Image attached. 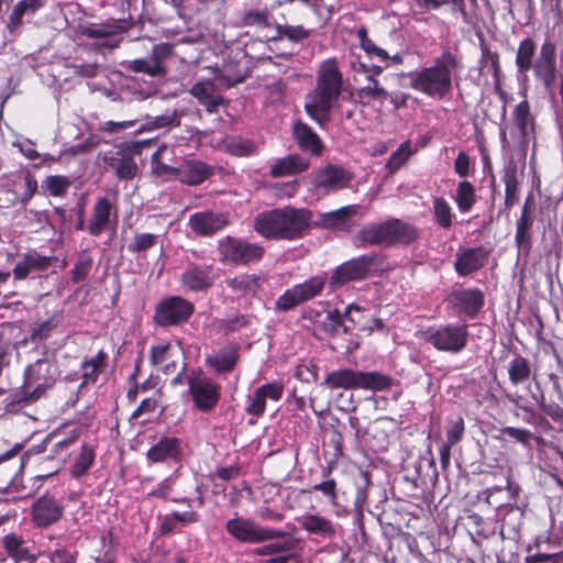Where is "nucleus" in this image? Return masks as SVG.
Segmentation results:
<instances>
[{
	"label": "nucleus",
	"instance_id": "nucleus-23",
	"mask_svg": "<svg viewBox=\"0 0 563 563\" xmlns=\"http://www.w3.org/2000/svg\"><path fill=\"white\" fill-rule=\"evenodd\" d=\"M183 457V442L177 437L163 435L146 452V459L152 463H180Z\"/></svg>",
	"mask_w": 563,
	"mask_h": 563
},
{
	"label": "nucleus",
	"instance_id": "nucleus-59",
	"mask_svg": "<svg viewBox=\"0 0 563 563\" xmlns=\"http://www.w3.org/2000/svg\"><path fill=\"white\" fill-rule=\"evenodd\" d=\"M278 37H286L291 42H300L310 36L311 32L302 25L277 24Z\"/></svg>",
	"mask_w": 563,
	"mask_h": 563
},
{
	"label": "nucleus",
	"instance_id": "nucleus-38",
	"mask_svg": "<svg viewBox=\"0 0 563 563\" xmlns=\"http://www.w3.org/2000/svg\"><path fill=\"white\" fill-rule=\"evenodd\" d=\"M261 276L256 274H241L228 278L225 284L231 290L242 297H254L261 288Z\"/></svg>",
	"mask_w": 563,
	"mask_h": 563
},
{
	"label": "nucleus",
	"instance_id": "nucleus-7",
	"mask_svg": "<svg viewBox=\"0 0 563 563\" xmlns=\"http://www.w3.org/2000/svg\"><path fill=\"white\" fill-rule=\"evenodd\" d=\"M386 257L379 253H369L343 262L332 272L328 282L336 290L350 282H361L371 276L374 268L382 267Z\"/></svg>",
	"mask_w": 563,
	"mask_h": 563
},
{
	"label": "nucleus",
	"instance_id": "nucleus-10",
	"mask_svg": "<svg viewBox=\"0 0 563 563\" xmlns=\"http://www.w3.org/2000/svg\"><path fill=\"white\" fill-rule=\"evenodd\" d=\"M194 313V302L183 296L169 295L157 301L152 319L155 327L169 329L184 325Z\"/></svg>",
	"mask_w": 563,
	"mask_h": 563
},
{
	"label": "nucleus",
	"instance_id": "nucleus-48",
	"mask_svg": "<svg viewBox=\"0 0 563 563\" xmlns=\"http://www.w3.org/2000/svg\"><path fill=\"white\" fill-rule=\"evenodd\" d=\"M343 444L344 438L342 432L338 428H332L329 437V445L332 448V459L329 461L328 465L322 468V476L329 477L332 473L333 466L336 464L338 460L343 455Z\"/></svg>",
	"mask_w": 563,
	"mask_h": 563
},
{
	"label": "nucleus",
	"instance_id": "nucleus-53",
	"mask_svg": "<svg viewBox=\"0 0 563 563\" xmlns=\"http://www.w3.org/2000/svg\"><path fill=\"white\" fill-rule=\"evenodd\" d=\"M532 398L536 400L538 408L541 412L550 417L554 422L563 426V407L554 401L548 402L543 391L539 395H533Z\"/></svg>",
	"mask_w": 563,
	"mask_h": 563
},
{
	"label": "nucleus",
	"instance_id": "nucleus-60",
	"mask_svg": "<svg viewBox=\"0 0 563 563\" xmlns=\"http://www.w3.org/2000/svg\"><path fill=\"white\" fill-rule=\"evenodd\" d=\"M323 328L327 332L335 334L342 328L343 333H349V328L344 324V316H342L339 309L328 311Z\"/></svg>",
	"mask_w": 563,
	"mask_h": 563
},
{
	"label": "nucleus",
	"instance_id": "nucleus-20",
	"mask_svg": "<svg viewBox=\"0 0 563 563\" xmlns=\"http://www.w3.org/2000/svg\"><path fill=\"white\" fill-rule=\"evenodd\" d=\"M354 173L336 164H329L316 172L312 184L325 192H334L349 187Z\"/></svg>",
	"mask_w": 563,
	"mask_h": 563
},
{
	"label": "nucleus",
	"instance_id": "nucleus-41",
	"mask_svg": "<svg viewBox=\"0 0 563 563\" xmlns=\"http://www.w3.org/2000/svg\"><path fill=\"white\" fill-rule=\"evenodd\" d=\"M537 57V43L530 36L522 38L519 42L515 64L517 71L521 75H526L533 68V63Z\"/></svg>",
	"mask_w": 563,
	"mask_h": 563
},
{
	"label": "nucleus",
	"instance_id": "nucleus-24",
	"mask_svg": "<svg viewBox=\"0 0 563 563\" xmlns=\"http://www.w3.org/2000/svg\"><path fill=\"white\" fill-rule=\"evenodd\" d=\"M228 216L212 210L192 213L188 224L199 236H211L229 225Z\"/></svg>",
	"mask_w": 563,
	"mask_h": 563
},
{
	"label": "nucleus",
	"instance_id": "nucleus-57",
	"mask_svg": "<svg viewBox=\"0 0 563 563\" xmlns=\"http://www.w3.org/2000/svg\"><path fill=\"white\" fill-rule=\"evenodd\" d=\"M152 174L165 179H178L179 168L159 161V151L152 155Z\"/></svg>",
	"mask_w": 563,
	"mask_h": 563
},
{
	"label": "nucleus",
	"instance_id": "nucleus-40",
	"mask_svg": "<svg viewBox=\"0 0 563 563\" xmlns=\"http://www.w3.org/2000/svg\"><path fill=\"white\" fill-rule=\"evenodd\" d=\"M45 5V0H19L13 7L7 23L8 30L12 33L23 23L25 14H35Z\"/></svg>",
	"mask_w": 563,
	"mask_h": 563
},
{
	"label": "nucleus",
	"instance_id": "nucleus-2",
	"mask_svg": "<svg viewBox=\"0 0 563 563\" xmlns=\"http://www.w3.org/2000/svg\"><path fill=\"white\" fill-rule=\"evenodd\" d=\"M343 92V74L336 58L323 60L316 76L314 88L306 96L305 111L320 128L331 122V111Z\"/></svg>",
	"mask_w": 563,
	"mask_h": 563
},
{
	"label": "nucleus",
	"instance_id": "nucleus-8",
	"mask_svg": "<svg viewBox=\"0 0 563 563\" xmlns=\"http://www.w3.org/2000/svg\"><path fill=\"white\" fill-rule=\"evenodd\" d=\"M265 247L242 238L227 235L218 241L219 260L232 266H250L260 263Z\"/></svg>",
	"mask_w": 563,
	"mask_h": 563
},
{
	"label": "nucleus",
	"instance_id": "nucleus-31",
	"mask_svg": "<svg viewBox=\"0 0 563 563\" xmlns=\"http://www.w3.org/2000/svg\"><path fill=\"white\" fill-rule=\"evenodd\" d=\"M505 185L504 206L511 209L520 199L519 169L515 161H509L503 170L501 177Z\"/></svg>",
	"mask_w": 563,
	"mask_h": 563
},
{
	"label": "nucleus",
	"instance_id": "nucleus-49",
	"mask_svg": "<svg viewBox=\"0 0 563 563\" xmlns=\"http://www.w3.org/2000/svg\"><path fill=\"white\" fill-rule=\"evenodd\" d=\"M159 236L147 232H137L128 243V251L131 254H142L156 246Z\"/></svg>",
	"mask_w": 563,
	"mask_h": 563
},
{
	"label": "nucleus",
	"instance_id": "nucleus-19",
	"mask_svg": "<svg viewBox=\"0 0 563 563\" xmlns=\"http://www.w3.org/2000/svg\"><path fill=\"white\" fill-rule=\"evenodd\" d=\"M537 205L533 192H529L516 220L515 244L518 250L529 253L532 249V229L537 218Z\"/></svg>",
	"mask_w": 563,
	"mask_h": 563
},
{
	"label": "nucleus",
	"instance_id": "nucleus-56",
	"mask_svg": "<svg viewBox=\"0 0 563 563\" xmlns=\"http://www.w3.org/2000/svg\"><path fill=\"white\" fill-rule=\"evenodd\" d=\"M92 257L88 254L80 255L70 269V280L74 284L84 282L90 274Z\"/></svg>",
	"mask_w": 563,
	"mask_h": 563
},
{
	"label": "nucleus",
	"instance_id": "nucleus-32",
	"mask_svg": "<svg viewBox=\"0 0 563 563\" xmlns=\"http://www.w3.org/2000/svg\"><path fill=\"white\" fill-rule=\"evenodd\" d=\"M309 165V161L299 154H289L275 161L271 166L269 175L273 178L292 176L307 170Z\"/></svg>",
	"mask_w": 563,
	"mask_h": 563
},
{
	"label": "nucleus",
	"instance_id": "nucleus-5",
	"mask_svg": "<svg viewBox=\"0 0 563 563\" xmlns=\"http://www.w3.org/2000/svg\"><path fill=\"white\" fill-rule=\"evenodd\" d=\"M394 379L389 375L373 371L364 372L349 367H341L329 372L321 386L330 390H369L386 391L393 387Z\"/></svg>",
	"mask_w": 563,
	"mask_h": 563
},
{
	"label": "nucleus",
	"instance_id": "nucleus-30",
	"mask_svg": "<svg viewBox=\"0 0 563 563\" xmlns=\"http://www.w3.org/2000/svg\"><path fill=\"white\" fill-rule=\"evenodd\" d=\"M112 203L109 198L100 197L92 207L91 219L87 231L92 236H100L109 227L112 213Z\"/></svg>",
	"mask_w": 563,
	"mask_h": 563
},
{
	"label": "nucleus",
	"instance_id": "nucleus-47",
	"mask_svg": "<svg viewBox=\"0 0 563 563\" xmlns=\"http://www.w3.org/2000/svg\"><path fill=\"white\" fill-rule=\"evenodd\" d=\"M60 321L62 316L59 313H55L51 316L48 319L44 320L43 322L35 324L31 329L29 340L32 343H40L42 341L49 339L55 332V330L59 327Z\"/></svg>",
	"mask_w": 563,
	"mask_h": 563
},
{
	"label": "nucleus",
	"instance_id": "nucleus-35",
	"mask_svg": "<svg viewBox=\"0 0 563 563\" xmlns=\"http://www.w3.org/2000/svg\"><path fill=\"white\" fill-rule=\"evenodd\" d=\"M507 373L512 386L523 385L530 378H536L531 362L519 353H516L508 362Z\"/></svg>",
	"mask_w": 563,
	"mask_h": 563
},
{
	"label": "nucleus",
	"instance_id": "nucleus-55",
	"mask_svg": "<svg viewBox=\"0 0 563 563\" xmlns=\"http://www.w3.org/2000/svg\"><path fill=\"white\" fill-rule=\"evenodd\" d=\"M100 542L102 547L106 548V551L101 556H96L95 561L96 563H115L117 556H115V547H117V539L114 537L113 531L110 529L106 533H103L100 538Z\"/></svg>",
	"mask_w": 563,
	"mask_h": 563
},
{
	"label": "nucleus",
	"instance_id": "nucleus-36",
	"mask_svg": "<svg viewBox=\"0 0 563 563\" xmlns=\"http://www.w3.org/2000/svg\"><path fill=\"white\" fill-rule=\"evenodd\" d=\"M239 350L238 344L221 349L217 355L207 356L206 364L213 368L217 374L230 373L240 358Z\"/></svg>",
	"mask_w": 563,
	"mask_h": 563
},
{
	"label": "nucleus",
	"instance_id": "nucleus-13",
	"mask_svg": "<svg viewBox=\"0 0 563 563\" xmlns=\"http://www.w3.org/2000/svg\"><path fill=\"white\" fill-rule=\"evenodd\" d=\"M225 530L236 541L251 544L282 539L287 536L284 530L262 527L254 520L238 515L227 521Z\"/></svg>",
	"mask_w": 563,
	"mask_h": 563
},
{
	"label": "nucleus",
	"instance_id": "nucleus-9",
	"mask_svg": "<svg viewBox=\"0 0 563 563\" xmlns=\"http://www.w3.org/2000/svg\"><path fill=\"white\" fill-rule=\"evenodd\" d=\"M188 395L194 407L202 413L212 412L219 405L222 396V386L201 369L191 371L186 377Z\"/></svg>",
	"mask_w": 563,
	"mask_h": 563
},
{
	"label": "nucleus",
	"instance_id": "nucleus-12",
	"mask_svg": "<svg viewBox=\"0 0 563 563\" xmlns=\"http://www.w3.org/2000/svg\"><path fill=\"white\" fill-rule=\"evenodd\" d=\"M467 328V324L460 323L429 327L424 331V340L440 352L456 354L467 345L470 336Z\"/></svg>",
	"mask_w": 563,
	"mask_h": 563
},
{
	"label": "nucleus",
	"instance_id": "nucleus-18",
	"mask_svg": "<svg viewBox=\"0 0 563 563\" xmlns=\"http://www.w3.org/2000/svg\"><path fill=\"white\" fill-rule=\"evenodd\" d=\"M533 76L547 91H552L558 80L556 44L547 38L532 64Z\"/></svg>",
	"mask_w": 563,
	"mask_h": 563
},
{
	"label": "nucleus",
	"instance_id": "nucleus-34",
	"mask_svg": "<svg viewBox=\"0 0 563 563\" xmlns=\"http://www.w3.org/2000/svg\"><path fill=\"white\" fill-rule=\"evenodd\" d=\"M367 85L356 90L357 102L362 106H371L377 102L380 107L389 98V92L380 85L374 76H366Z\"/></svg>",
	"mask_w": 563,
	"mask_h": 563
},
{
	"label": "nucleus",
	"instance_id": "nucleus-29",
	"mask_svg": "<svg viewBox=\"0 0 563 563\" xmlns=\"http://www.w3.org/2000/svg\"><path fill=\"white\" fill-rule=\"evenodd\" d=\"M2 545L8 556L15 562L35 563L40 556H44L41 551L35 553L29 547L27 541L15 532L5 534L2 538Z\"/></svg>",
	"mask_w": 563,
	"mask_h": 563
},
{
	"label": "nucleus",
	"instance_id": "nucleus-4",
	"mask_svg": "<svg viewBox=\"0 0 563 563\" xmlns=\"http://www.w3.org/2000/svg\"><path fill=\"white\" fill-rule=\"evenodd\" d=\"M420 236L419 229L401 219L388 218L382 222H371L355 234L358 247L410 245Z\"/></svg>",
	"mask_w": 563,
	"mask_h": 563
},
{
	"label": "nucleus",
	"instance_id": "nucleus-43",
	"mask_svg": "<svg viewBox=\"0 0 563 563\" xmlns=\"http://www.w3.org/2000/svg\"><path fill=\"white\" fill-rule=\"evenodd\" d=\"M95 448L88 443H82L79 453L75 456L69 474L73 478H80L86 475L95 463Z\"/></svg>",
	"mask_w": 563,
	"mask_h": 563
},
{
	"label": "nucleus",
	"instance_id": "nucleus-52",
	"mask_svg": "<svg viewBox=\"0 0 563 563\" xmlns=\"http://www.w3.org/2000/svg\"><path fill=\"white\" fill-rule=\"evenodd\" d=\"M71 181L63 175H49L42 181V189L53 197H63L68 191Z\"/></svg>",
	"mask_w": 563,
	"mask_h": 563
},
{
	"label": "nucleus",
	"instance_id": "nucleus-15",
	"mask_svg": "<svg viewBox=\"0 0 563 563\" xmlns=\"http://www.w3.org/2000/svg\"><path fill=\"white\" fill-rule=\"evenodd\" d=\"M446 301L455 316L473 320L478 317L485 306V294L477 287L452 288L446 297Z\"/></svg>",
	"mask_w": 563,
	"mask_h": 563
},
{
	"label": "nucleus",
	"instance_id": "nucleus-14",
	"mask_svg": "<svg viewBox=\"0 0 563 563\" xmlns=\"http://www.w3.org/2000/svg\"><path fill=\"white\" fill-rule=\"evenodd\" d=\"M324 275H314L303 283L287 288L275 301L277 311L287 312L320 296L325 287Z\"/></svg>",
	"mask_w": 563,
	"mask_h": 563
},
{
	"label": "nucleus",
	"instance_id": "nucleus-17",
	"mask_svg": "<svg viewBox=\"0 0 563 563\" xmlns=\"http://www.w3.org/2000/svg\"><path fill=\"white\" fill-rule=\"evenodd\" d=\"M218 279L214 265L211 263L188 262L179 276L185 291L206 294Z\"/></svg>",
	"mask_w": 563,
	"mask_h": 563
},
{
	"label": "nucleus",
	"instance_id": "nucleus-44",
	"mask_svg": "<svg viewBox=\"0 0 563 563\" xmlns=\"http://www.w3.org/2000/svg\"><path fill=\"white\" fill-rule=\"evenodd\" d=\"M453 199L460 212L471 211L477 201L475 186L466 179L461 180L457 184Z\"/></svg>",
	"mask_w": 563,
	"mask_h": 563
},
{
	"label": "nucleus",
	"instance_id": "nucleus-11",
	"mask_svg": "<svg viewBox=\"0 0 563 563\" xmlns=\"http://www.w3.org/2000/svg\"><path fill=\"white\" fill-rule=\"evenodd\" d=\"M145 141L125 142L118 146L117 151L104 153L102 161L106 167L111 170L119 180H132L139 174V166L134 159L141 153Z\"/></svg>",
	"mask_w": 563,
	"mask_h": 563
},
{
	"label": "nucleus",
	"instance_id": "nucleus-54",
	"mask_svg": "<svg viewBox=\"0 0 563 563\" xmlns=\"http://www.w3.org/2000/svg\"><path fill=\"white\" fill-rule=\"evenodd\" d=\"M272 14L267 9L264 10H249L242 16V24L244 26H256L260 29H267L271 26Z\"/></svg>",
	"mask_w": 563,
	"mask_h": 563
},
{
	"label": "nucleus",
	"instance_id": "nucleus-42",
	"mask_svg": "<svg viewBox=\"0 0 563 563\" xmlns=\"http://www.w3.org/2000/svg\"><path fill=\"white\" fill-rule=\"evenodd\" d=\"M301 527L305 531L324 539L331 540L336 534V530L332 521L318 515H308L303 517Z\"/></svg>",
	"mask_w": 563,
	"mask_h": 563
},
{
	"label": "nucleus",
	"instance_id": "nucleus-39",
	"mask_svg": "<svg viewBox=\"0 0 563 563\" xmlns=\"http://www.w3.org/2000/svg\"><path fill=\"white\" fill-rule=\"evenodd\" d=\"M190 93L205 107L208 113H216L223 101L222 96L213 93V86L209 82H196Z\"/></svg>",
	"mask_w": 563,
	"mask_h": 563
},
{
	"label": "nucleus",
	"instance_id": "nucleus-46",
	"mask_svg": "<svg viewBox=\"0 0 563 563\" xmlns=\"http://www.w3.org/2000/svg\"><path fill=\"white\" fill-rule=\"evenodd\" d=\"M432 214L435 224L443 230H450L455 218L452 208L443 197L432 199Z\"/></svg>",
	"mask_w": 563,
	"mask_h": 563
},
{
	"label": "nucleus",
	"instance_id": "nucleus-45",
	"mask_svg": "<svg viewBox=\"0 0 563 563\" xmlns=\"http://www.w3.org/2000/svg\"><path fill=\"white\" fill-rule=\"evenodd\" d=\"M514 123L518 128L522 139H526L534 130V118L528 100L519 102L512 112Z\"/></svg>",
	"mask_w": 563,
	"mask_h": 563
},
{
	"label": "nucleus",
	"instance_id": "nucleus-50",
	"mask_svg": "<svg viewBox=\"0 0 563 563\" xmlns=\"http://www.w3.org/2000/svg\"><path fill=\"white\" fill-rule=\"evenodd\" d=\"M319 366L314 360H300L295 367L294 377L301 383L312 384L319 379Z\"/></svg>",
	"mask_w": 563,
	"mask_h": 563
},
{
	"label": "nucleus",
	"instance_id": "nucleus-37",
	"mask_svg": "<svg viewBox=\"0 0 563 563\" xmlns=\"http://www.w3.org/2000/svg\"><path fill=\"white\" fill-rule=\"evenodd\" d=\"M132 27V23L122 19L114 23H101L80 27V34L88 38H107L124 33Z\"/></svg>",
	"mask_w": 563,
	"mask_h": 563
},
{
	"label": "nucleus",
	"instance_id": "nucleus-33",
	"mask_svg": "<svg viewBox=\"0 0 563 563\" xmlns=\"http://www.w3.org/2000/svg\"><path fill=\"white\" fill-rule=\"evenodd\" d=\"M213 174V167L201 161H186L179 167L178 179L188 186H197L202 184Z\"/></svg>",
	"mask_w": 563,
	"mask_h": 563
},
{
	"label": "nucleus",
	"instance_id": "nucleus-16",
	"mask_svg": "<svg viewBox=\"0 0 563 563\" xmlns=\"http://www.w3.org/2000/svg\"><path fill=\"white\" fill-rule=\"evenodd\" d=\"M64 512L63 500L46 493L32 503L30 520L35 529H47L56 525L63 518Z\"/></svg>",
	"mask_w": 563,
	"mask_h": 563
},
{
	"label": "nucleus",
	"instance_id": "nucleus-28",
	"mask_svg": "<svg viewBox=\"0 0 563 563\" xmlns=\"http://www.w3.org/2000/svg\"><path fill=\"white\" fill-rule=\"evenodd\" d=\"M292 137L302 152L312 156H320L322 154L324 148L323 142L309 124L296 121L292 125Z\"/></svg>",
	"mask_w": 563,
	"mask_h": 563
},
{
	"label": "nucleus",
	"instance_id": "nucleus-64",
	"mask_svg": "<svg viewBox=\"0 0 563 563\" xmlns=\"http://www.w3.org/2000/svg\"><path fill=\"white\" fill-rule=\"evenodd\" d=\"M531 551L532 549L529 548V554L526 558L527 563H563V550L552 553H531Z\"/></svg>",
	"mask_w": 563,
	"mask_h": 563
},
{
	"label": "nucleus",
	"instance_id": "nucleus-25",
	"mask_svg": "<svg viewBox=\"0 0 563 563\" xmlns=\"http://www.w3.org/2000/svg\"><path fill=\"white\" fill-rule=\"evenodd\" d=\"M356 212V205L344 206L338 210L320 213L319 220L316 222L312 221V225L319 229L350 233L354 227V222L351 218L355 216Z\"/></svg>",
	"mask_w": 563,
	"mask_h": 563
},
{
	"label": "nucleus",
	"instance_id": "nucleus-22",
	"mask_svg": "<svg viewBox=\"0 0 563 563\" xmlns=\"http://www.w3.org/2000/svg\"><path fill=\"white\" fill-rule=\"evenodd\" d=\"M489 251L484 246L459 247L453 263L455 273L465 277L481 271L487 263Z\"/></svg>",
	"mask_w": 563,
	"mask_h": 563
},
{
	"label": "nucleus",
	"instance_id": "nucleus-1",
	"mask_svg": "<svg viewBox=\"0 0 563 563\" xmlns=\"http://www.w3.org/2000/svg\"><path fill=\"white\" fill-rule=\"evenodd\" d=\"M312 218L310 209L285 206L258 212L253 229L266 240L296 241L309 234Z\"/></svg>",
	"mask_w": 563,
	"mask_h": 563
},
{
	"label": "nucleus",
	"instance_id": "nucleus-61",
	"mask_svg": "<svg viewBox=\"0 0 563 563\" xmlns=\"http://www.w3.org/2000/svg\"><path fill=\"white\" fill-rule=\"evenodd\" d=\"M500 432L503 435L512 439L514 441L522 444L523 446H530L532 440L536 438L530 430L525 428L504 427L500 430Z\"/></svg>",
	"mask_w": 563,
	"mask_h": 563
},
{
	"label": "nucleus",
	"instance_id": "nucleus-26",
	"mask_svg": "<svg viewBox=\"0 0 563 563\" xmlns=\"http://www.w3.org/2000/svg\"><path fill=\"white\" fill-rule=\"evenodd\" d=\"M170 54V46L168 44L156 45L152 49L148 59L136 58L126 64V69L133 73H143L151 77L166 75V68L163 65V59Z\"/></svg>",
	"mask_w": 563,
	"mask_h": 563
},
{
	"label": "nucleus",
	"instance_id": "nucleus-62",
	"mask_svg": "<svg viewBox=\"0 0 563 563\" xmlns=\"http://www.w3.org/2000/svg\"><path fill=\"white\" fill-rule=\"evenodd\" d=\"M49 563H76L78 552L70 551L66 547H58L54 551L43 552Z\"/></svg>",
	"mask_w": 563,
	"mask_h": 563
},
{
	"label": "nucleus",
	"instance_id": "nucleus-3",
	"mask_svg": "<svg viewBox=\"0 0 563 563\" xmlns=\"http://www.w3.org/2000/svg\"><path fill=\"white\" fill-rule=\"evenodd\" d=\"M459 66V58L445 49L434 58L431 66L410 73L409 85L430 98L443 99L452 91V74Z\"/></svg>",
	"mask_w": 563,
	"mask_h": 563
},
{
	"label": "nucleus",
	"instance_id": "nucleus-63",
	"mask_svg": "<svg viewBox=\"0 0 563 563\" xmlns=\"http://www.w3.org/2000/svg\"><path fill=\"white\" fill-rule=\"evenodd\" d=\"M172 344L169 342L153 345L150 350L148 361L152 366H162L170 357Z\"/></svg>",
	"mask_w": 563,
	"mask_h": 563
},
{
	"label": "nucleus",
	"instance_id": "nucleus-6",
	"mask_svg": "<svg viewBox=\"0 0 563 563\" xmlns=\"http://www.w3.org/2000/svg\"><path fill=\"white\" fill-rule=\"evenodd\" d=\"M59 376L56 362L48 358L36 360L25 369L23 389L12 404H32L37 401L51 389Z\"/></svg>",
	"mask_w": 563,
	"mask_h": 563
},
{
	"label": "nucleus",
	"instance_id": "nucleus-51",
	"mask_svg": "<svg viewBox=\"0 0 563 563\" xmlns=\"http://www.w3.org/2000/svg\"><path fill=\"white\" fill-rule=\"evenodd\" d=\"M356 36L360 41V47L368 55L375 56L382 62L388 60L390 57L388 53L378 47L367 35V27L365 25L361 26L356 31Z\"/></svg>",
	"mask_w": 563,
	"mask_h": 563
},
{
	"label": "nucleus",
	"instance_id": "nucleus-58",
	"mask_svg": "<svg viewBox=\"0 0 563 563\" xmlns=\"http://www.w3.org/2000/svg\"><path fill=\"white\" fill-rule=\"evenodd\" d=\"M465 422L462 416H457L455 419H450L445 428L446 440L449 445H456L464 435Z\"/></svg>",
	"mask_w": 563,
	"mask_h": 563
},
{
	"label": "nucleus",
	"instance_id": "nucleus-21",
	"mask_svg": "<svg viewBox=\"0 0 563 563\" xmlns=\"http://www.w3.org/2000/svg\"><path fill=\"white\" fill-rule=\"evenodd\" d=\"M284 388V383L280 380H273L257 387L254 394L247 397L246 415L262 417L265 413L267 400L279 401L283 398Z\"/></svg>",
	"mask_w": 563,
	"mask_h": 563
},
{
	"label": "nucleus",
	"instance_id": "nucleus-27",
	"mask_svg": "<svg viewBox=\"0 0 563 563\" xmlns=\"http://www.w3.org/2000/svg\"><path fill=\"white\" fill-rule=\"evenodd\" d=\"M109 366V355L101 349L96 355L88 357L86 356L80 363L81 383L79 388L82 389L87 386L96 385L99 380L100 375Z\"/></svg>",
	"mask_w": 563,
	"mask_h": 563
}]
</instances>
